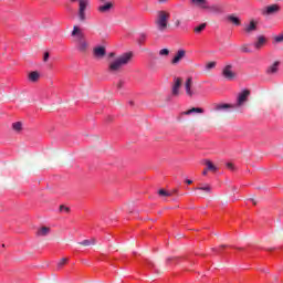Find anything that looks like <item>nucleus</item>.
<instances>
[{
  "label": "nucleus",
  "mask_w": 283,
  "mask_h": 283,
  "mask_svg": "<svg viewBox=\"0 0 283 283\" xmlns=\"http://www.w3.org/2000/svg\"><path fill=\"white\" fill-rule=\"evenodd\" d=\"M134 57V53L126 52L122 55L117 56L113 62L108 65V72L109 74H118L120 70H123V66L129 64L132 59Z\"/></svg>",
  "instance_id": "nucleus-1"
},
{
  "label": "nucleus",
  "mask_w": 283,
  "mask_h": 283,
  "mask_svg": "<svg viewBox=\"0 0 283 283\" xmlns=\"http://www.w3.org/2000/svg\"><path fill=\"white\" fill-rule=\"evenodd\" d=\"M169 19H171V13H169V11H157L155 25L159 32H167V29L169 28Z\"/></svg>",
  "instance_id": "nucleus-2"
},
{
  "label": "nucleus",
  "mask_w": 283,
  "mask_h": 283,
  "mask_svg": "<svg viewBox=\"0 0 283 283\" xmlns=\"http://www.w3.org/2000/svg\"><path fill=\"white\" fill-rule=\"evenodd\" d=\"M72 36H76L77 50L83 53L87 52V41H85V35L83 34V32H81V29H78V27H73Z\"/></svg>",
  "instance_id": "nucleus-3"
},
{
  "label": "nucleus",
  "mask_w": 283,
  "mask_h": 283,
  "mask_svg": "<svg viewBox=\"0 0 283 283\" xmlns=\"http://www.w3.org/2000/svg\"><path fill=\"white\" fill-rule=\"evenodd\" d=\"M71 3H76L78 1V12L77 17L80 21L84 22L87 18L85 15V11L87 10V6H90V0H70Z\"/></svg>",
  "instance_id": "nucleus-4"
},
{
  "label": "nucleus",
  "mask_w": 283,
  "mask_h": 283,
  "mask_svg": "<svg viewBox=\"0 0 283 283\" xmlns=\"http://www.w3.org/2000/svg\"><path fill=\"white\" fill-rule=\"evenodd\" d=\"M212 107H213V112L218 113V116H224V114H227V112H229V109H233L235 107V105L224 104V103H221V104L216 103L212 105Z\"/></svg>",
  "instance_id": "nucleus-5"
},
{
  "label": "nucleus",
  "mask_w": 283,
  "mask_h": 283,
  "mask_svg": "<svg viewBox=\"0 0 283 283\" xmlns=\"http://www.w3.org/2000/svg\"><path fill=\"white\" fill-rule=\"evenodd\" d=\"M114 10V2L107 1L97 7L99 14H109Z\"/></svg>",
  "instance_id": "nucleus-6"
},
{
  "label": "nucleus",
  "mask_w": 283,
  "mask_h": 283,
  "mask_svg": "<svg viewBox=\"0 0 283 283\" xmlns=\"http://www.w3.org/2000/svg\"><path fill=\"white\" fill-rule=\"evenodd\" d=\"M221 74L227 81H233L235 78V72H233V65L231 64L226 65Z\"/></svg>",
  "instance_id": "nucleus-7"
},
{
  "label": "nucleus",
  "mask_w": 283,
  "mask_h": 283,
  "mask_svg": "<svg viewBox=\"0 0 283 283\" xmlns=\"http://www.w3.org/2000/svg\"><path fill=\"white\" fill-rule=\"evenodd\" d=\"M250 95H251V91L249 90H244L243 92H241L238 96L237 107H242V105H244V103L249 101Z\"/></svg>",
  "instance_id": "nucleus-8"
},
{
  "label": "nucleus",
  "mask_w": 283,
  "mask_h": 283,
  "mask_svg": "<svg viewBox=\"0 0 283 283\" xmlns=\"http://www.w3.org/2000/svg\"><path fill=\"white\" fill-rule=\"evenodd\" d=\"M180 87H182V80L180 77H175L171 90L172 96H178V94H180Z\"/></svg>",
  "instance_id": "nucleus-9"
},
{
  "label": "nucleus",
  "mask_w": 283,
  "mask_h": 283,
  "mask_svg": "<svg viewBox=\"0 0 283 283\" xmlns=\"http://www.w3.org/2000/svg\"><path fill=\"white\" fill-rule=\"evenodd\" d=\"M185 56H187V51L185 50L177 51L174 59L171 60V65H178V63L181 62L182 59H185Z\"/></svg>",
  "instance_id": "nucleus-10"
},
{
  "label": "nucleus",
  "mask_w": 283,
  "mask_h": 283,
  "mask_svg": "<svg viewBox=\"0 0 283 283\" xmlns=\"http://www.w3.org/2000/svg\"><path fill=\"white\" fill-rule=\"evenodd\" d=\"M193 191H202L200 196H209L212 192L211 186L209 184H206L203 186H199L193 188Z\"/></svg>",
  "instance_id": "nucleus-11"
},
{
  "label": "nucleus",
  "mask_w": 283,
  "mask_h": 283,
  "mask_svg": "<svg viewBox=\"0 0 283 283\" xmlns=\"http://www.w3.org/2000/svg\"><path fill=\"white\" fill-rule=\"evenodd\" d=\"M205 10H208L210 14H222V7L220 4H207V8Z\"/></svg>",
  "instance_id": "nucleus-12"
},
{
  "label": "nucleus",
  "mask_w": 283,
  "mask_h": 283,
  "mask_svg": "<svg viewBox=\"0 0 283 283\" xmlns=\"http://www.w3.org/2000/svg\"><path fill=\"white\" fill-rule=\"evenodd\" d=\"M93 54L95 59H105L107 51L105 50V46H97L93 50Z\"/></svg>",
  "instance_id": "nucleus-13"
},
{
  "label": "nucleus",
  "mask_w": 283,
  "mask_h": 283,
  "mask_svg": "<svg viewBox=\"0 0 283 283\" xmlns=\"http://www.w3.org/2000/svg\"><path fill=\"white\" fill-rule=\"evenodd\" d=\"M193 85V78L192 77H188L186 80V83H185V90H186V94L187 96H193V91L191 90V86Z\"/></svg>",
  "instance_id": "nucleus-14"
},
{
  "label": "nucleus",
  "mask_w": 283,
  "mask_h": 283,
  "mask_svg": "<svg viewBox=\"0 0 283 283\" xmlns=\"http://www.w3.org/2000/svg\"><path fill=\"white\" fill-rule=\"evenodd\" d=\"M192 6H196V8H200V10H207V6L209 4V1L207 0H190Z\"/></svg>",
  "instance_id": "nucleus-15"
},
{
  "label": "nucleus",
  "mask_w": 283,
  "mask_h": 283,
  "mask_svg": "<svg viewBox=\"0 0 283 283\" xmlns=\"http://www.w3.org/2000/svg\"><path fill=\"white\" fill-rule=\"evenodd\" d=\"M280 12V6L271 4L265 8V12L263 14H277Z\"/></svg>",
  "instance_id": "nucleus-16"
},
{
  "label": "nucleus",
  "mask_w": 283,
  "mask_h": 283,
  "mask_svg": "<svg viewBox=\"0 0 283 283\" xmlns=\"http://www.w3.org/2000/svg\"><path fill=\"white\" fill-rule=\"evenodd\" d=\"M184 116H190V114H205V109L200 107H192L181 113Z\"/></svg>",
  "instance_id": "nucleus-17"
},
{
  "label": "nucleus",
  "mask_w": 283,
  "mask_h": 283,
  "mask_svg": "<svg viewBox=\"0 0 283 283\" xmlns=\"http://www.w3.org/2000/svg\"><path fill=\"white\" fill-rule=\"evenodd\" d=\"M255 30H258V22H255V20H252L250 24L245 27L244 32L251 34V32H255Z\"/></svg>",
  "instance_id": "nucleus-18"
},
{
  "label": "nucleus",
  "mask_w": 283,
  "mask_h": 283,
  "mask_svg": "<svg viewBox=\"0 0 283 283\" xmlns=\"http://www.w3.org/2000/svg\"><path fill=\"white\" fill-rule=\"evenodd\" d=\"M265 43H266V38L264 35H259L258 41L254 43V48H256V50H260L261 48H263Z\"/></svg>",
  "instance_id": "nucleus-19"
},
{
  "label": "nucleus",
  "mask_w": 283,
  "mask_h": 283,
  "mask_svg": "<svg viewBox=\"0 0 283 283\" xmlns=\"http://www.w3.org/2000/svg\"><path fill=\"white\" fill-rule=\"evenodd\" d=\"M77 244H80V247H94V245H96V240L94 238L86 239L82 242H78Z\"/></svg>",
  "instance_id": "nucleus-20"
},
{
  "label": "nucleus",
  "mask_w": 283,
  "mask_h": 283,
  "mask_svg": "<svg viewBox=\"0 0 283 283\" xmlns=\"http://www.w3.org/2000/svg\"><path fill=\"white\" fill-rule=\"evenodd\" d=\"M39 78H41V74L39 73V71H33L29 74V81H31V83H36Z\"/></svg>",
  "instance_id": "nucleus-21"
},
{
  "label": "nucleus",
  "mask_w": 283,
  "mask_h": 283,
  "mask_svg": "<svg viewBox=\"0 0 283 283\" xmlns=\"http://www.w3.org/2000/svg\"><path fill=\"white\" fill-rule=\"evenodd\" d=\"M228 21H230V23H233V25H241L242 24V22L240 21V19L235 14L228 15Z\"/></svg>",
  "instance_id": "nucleus-22"
},
{
  "label": "nucleus",
  "mask_w": 283,
  "mask_h": 283,
  "mask_svg": "<svg viewBox=\"0 0 283 283\" xmlns=\"http://www.w3.org/2000/svg\"><path fill=\"white\" fill-rule=\"evenodd\" d=\"M50 233V228L49 227H42L38 230L36 235L41 238H45Z\"/></svg>",
  "instance_id": "nucleus-23"
},
{
  "label": "nucleus",
  "mask_w": 283,
  "mask_h": 283,
  "mask_svg": "<svg viewBox=\"0 0 283 283\" xmlns=\"http://www.w3.org/2000/svg\"><path fill=\"white\" fill-rule=\"evenodd\" d=\"M206 166L208 171H218V167L211 160H206Z\"/></svg>",
  "instance_id": "nucleus-24"
},
{
  "label": "nucleus",
  "mask_w": 283,
  "mask_h": 283,
  "mask_svg": "<svg viewBox=\"0 0 283 283\" xmlns=\"http://www.w3.org/2000/svg\"><path fill=\"white\" fill-rule=\"evenodd\" d=\"M277 65H280V62H274L273 65L268 69V74H275V72H277Z\"/></svg>",
  "instance_id": "nucleus-25"
},
{
  "label": "nucleus",
  "mask_w": 283,
  "mask_h": 283,
  "mask_svg": "<svg viewBox=\"0 0 283 283\" xmlns=\"http://www.w3.org/2000/svg\"><path fill=\"white\" fill-rule=\"evenodd\" d=\"M206 28H207V23H201L200 25H198V27H196V28L193 29V32H195L196 34H200V32H202Z\"/></svg>",
  "instance_id": "nucleus-26"
},
{
  "label": "nucleus",
  "mask_w": 283,
  "mask_h": 283,
  "mask_svg": "<svg viewBox=\"0 0 283 283\" xmlns=\"http://www.w3.org/2000/svg\"><path fill=\"white\" fill-rule=\"evenodd\" d=\"M12 128L14 132H21V129H23V124L21 122H15L12 124Z\"/></svg>",
  "instance_id": "nucleus-27"
},
{
  "label": "nucleus",
  "mask_w": 283,
  "mask_h": 283,
  "mask_svg": "<svg viewBox=\"0 0 283 283\" xmlns=\"http://www.w3.org/2000/svg\"><path fill=\"white\" fill-rule=\"evenodd\" d=\"M158 193H159V196H164V197H166V198H169V196H172V192H169V191H167V190H165V189H160V190L158 191Z\"/></svg>",
  "instance_id": "nucleus-28"
},
{
  "label": "nucleus",
  "mask_w": 283,
  "mask_h": 283,
  "mask_svg": "<svg viewBox=\"0 0 283 283\" xmlns=\"http://www.w3.org/2000/svg\"><path fill=\"white\" fill-rule=\"evenodd\" d=\"M65 264H67V258L61 259L60 262H57V269H63Z\"/></svg>",
  "instance_id": "nucleus-29"
},
{
  "label": "nucleus",
  "mask_w": 283,
  "mask_h": 283,
  "mask_svg": "<svg viewBox=\"0 0 283 283\" xmlns=\"http://www.w3.org/2000/svg\"><path fill=\"white\" fill-rule=\"evenodd\" d=\"M145 41H147V34L142 33V34L139 35V39H138L139 45H143V43H144Z\"/></svg>",
  "instance_id": "nucleus-30"
},
{
  "label": "nucleus",
  "mask_w": 283,
  "mask_h": 283,
  "mask_svg": "<svg viewBox=\"0 0 283 283\" xmlns=\"http://www.w3.org/2000/svg\"><path fill=\"white\" fill-rule=\"evenodd\" d=\"M241 52L243 54H249L251 52V50L249 49V45L247 44H243L241 48H240Z\"/></svg>",
  "instance_id": "nucleus-31"
},
{
  "label": "nucleus",
  "mask_w": 283,
  "mask_h": 283,
  "mask_svg": "<svg viewBox=\"0 0 283 283\" xmlns=\"http://www.w3.org/2000/svg\"><path fill=\"white\" fill-rule=\"evenodd\" d=\"M160 56H169V49H161L159 51Z\"/></svg>",
  "instance_id": "nucleus-32"
},
{
  "label": "nucleus",
  "mask_w": 283,
  "mask_h": 283,
  "mask_svg": "<svg viewBox=\"0 0 283 283\" xmlns=\"http://www.w3.org/2000/svg\"><path fill=\"white\" fill-rule=\"evenodd\" d=\"M61 213H70V208L66 206H60Z\"/></svg>",
  "instance_id": "nucleus-33"
},
{
  "label": "nucleus",
  "mask_w": 283,
  "mask_h": 283,
  "mask_svg": "<svg viewBox=\"0 0 283 283\" xmlns=\"http://www.w3.org/2000/svg\"><path fill=\"white\" fill-rule=\"evenodd\" d=\"M226 167L230 169V171H235V166L233 165V163L226 164Z\"/></svg>",
  "instance_id": "nucleus-34"
},
{
  "label": "nucleus",
  "mask_w": 283,
  "mask_h": 283,
  "mask_svg": "<svg viewBox=\"0 0 283 283\" xmlns=\"http://www.w3.org/2000/svg\"><path fill=\"white\" fill-rule=\"evenodd\" d=\"M207 67H208V70H213V67H216V62H209L207 64Z\"/></svg>",
  "instance_id": "nucleus-35"
},
{
  "label": "nucleus",
  "mask_w": 283,
  "mask_h": 283,
  "mask_svg": "<svg viewBox=\"0 0 283 283\" xmlns=\"http://www.w3.org/2000/svg\"><path fill=\"white\" fill-rule=\"evenodd\" d=\"M48 59H50V53L45 52L43 57L44 63H48Z\"/></svg>",
  "instance_id": "nucleus-36"
},
{
  "label": "nucleus",
  "mask_w": 283,
  "mask_h": 283,
  "mask_svg": "<svg viewBox=\"0 0 283 283\" xmlns=\"http://www.w3.org/2000/svg\"><path fill=\"white\" fill-rule=\"evenodd\" d=\"M180 23H181V21H180L179 19H177V20L175 21V28H178V27L180 25Z\"/></svg>",
  "instance_id": "nucleus-37"
},
{
  "label": "nucleus",
  "mask_w": 283,
  "mask_h": 283,
  "mask_svg": "<svg viewBox=\"0 0 283 283\" xmlns=\"http://www.w3.org/2000/svg\"><path fill=\"white\" fill-rule=\"evenodd\" d=\"M250 200H251V202H252V205H258V200H255V198H250Z\"/></svg>",
  "instance_id": "nucleus-38"
},
{
  "label": "nucleus",
  "mask_w": 283,
  "mask_h": 283,
  "mask_svg": "<svg viewBox=\"0 0 283 283\" xmlns=\"http://www.w3.org/2000/svg\"><path fill=\"white\" fill-rule=\"evenodd\" d=\"M117 88H118V90L123 88V82H118V83H117Z\"/></svg>",
  "instance_id": "nucleus-39"
},
{
  "label": "nucleus",
  "mask_w": 283,
  "mask_h": 283,
  "mask_svg": "<svg viewBox=\"0 0 283 283\" xmlns=\"http://www.w3.org/2000/svg\"><path fill=\"white\" fill-rule=\"evenodd\" d=\"M186 184H187V185H193V181H192L191 179H187V180H186Z\"/></svg>",
  "instance_id": "nucleus-40"
},
{
  "label": "nucleus",
  "mask_w": 283,
  "mask_h": 283,
  "mask_svg": "<svg viewBox=\"0 0 283 283\" xmlns=\"http://www.w3.org/2000/svg\"><path fill=\"white\" fill-rule=\"evenodd\" d=\"M108 56H111V59H112V57L116 56V53L111 52V53L108 54Z\"/></svg>",
  "instance_id": "nucleus-41"
},
{
  "label": "nucleus",
  "mask_w": 283,
  "mask_h": 283,
  "mask_svg": "<svg viewBox=\"0 0 283 283\" xmlns=\"http://www.w3.org/2000/svg\"><path fill=\"white\" fill-rule=\"evenodd\" d=\"M209 170H207V169H205L203 171H202V176H207V172H208Z\"/></svg>",
  "instance_id": "nucleus-42"
},
{
  "label": "nucleus",
  "mask_w": 283,
  "mask_h": 283,
  "mask_svg": "<svg viewBox=\"0 0 283 283\" xmlns=\"http://www.w3.org/2000/svg\"><path fill=\"white\" fill-rule=\"evenodd\" d=\"M227 247H229V245L222 244V245H220V249H227Z\"/></svg>",
  "instance_id": "nucleus-43"
},
{
  "label": "nucleus",
  "mask_w": 283,
  "mask_h": 283,
  "mask_svg": "<svg viewBox=\"0 0 283 283\" xmlns=\"http://www.w3.org/2000/svg\"><path fill=\"white\" fill-rule=\"evenodd\" d=\"M167 0H158L159 3H165Z\"/></svg>",
  "instance_id": "nucleus-44"
},
{
  "label": "nucleus",
  "mask_w": 283,
  "mask_h": 283,
  "mask_svg": "<svg viewBox=\"0 0 283 283\" xmlns=\"http://www.w3.org/2000/svg\"><path fill=\"white\" fill-rule=\"evenodd\" d=\"M101 1V3H105L107 0H99Z\"/></svg>",
  "instance_id": "nucleus-45"
},
{
  "label": "nucleus",
  "mask_w": 283,
  "mask_h": 283,
  "mask_svg": "<svg viewBox=\"0 0 283 283\" xmlns=\"http://www.w3.org/2000/svg\"><path fill=\"white\" fill-rule=\"evenodd\" d=\"M239 251H242V248H238Z\"/></svg>",
  "instance_id": "nucleus-46"
},
{
  "label": "nucleus",
  "mask_w": 283,
  "mask_h": 283,
  "mask_svg": "<svg viewBox=\"0 0 283 283\" xmlns=\"http://www.w3.org/2000/svg\"><path fill=\"white\" fill-rule=\"evenodd\" d=\"M212 251H218V249H212Z\"/></svg>",
  "instance_id": "nucleus-47"
},
{
  "label": "nucleus",
  "mask_w": 283,
  "mask_h": 283,
  "mask_svg": "<svg viewBox=\"0 0 283 283\" xmlns=\"http://www.w3.org/2000/svg\"><path fill=\"white\" fill-rule=\"evenodd\" d=\"M177 190H174L172 193H176Z\"/></svg>",
  "instance_id": "nucleus-48"
}]
</instances>
